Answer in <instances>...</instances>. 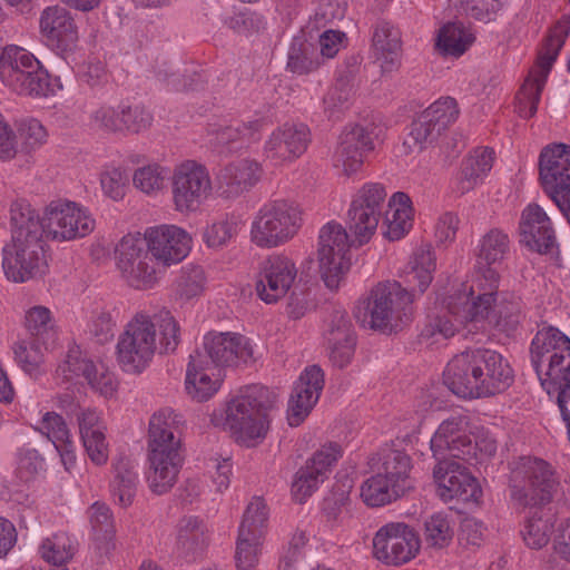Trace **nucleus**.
I'll list each match as a JSON object with an SVG mask.
<instances>
[{
  "label": "nucleus",
  "mask_w": 570,
  "mask_h": 570,
  "mask_svg": "<svg viewBox=\"0 0 570 570\" xmlns=\"http://www.w3.org/2000/svg\"><path fill=\"white\" fill-rule=\"evenodd\" d=\"M47 130L37 119H27L18 127V138L27 153L40 147L47 140Z\"/></svg>",
  "instance_id": "nucleus-60"
},
{
  "label": "nucleus",
  "mask_w": 570,
  "mask_h": 570,
  "mask_svg": "<svg viewBox=\"0 0 570 570\" xmlns=\"http://www.w3.org/2000/svg\"><path fill=\"white\" fill-rule=\"evenodd\" d=\"M323 60L318 48L303 39L294 38L287 55V70L296 75H308L320 68Z\"/></svg>",
  "instance_id": "nucleus-38"
},
{
  "label": "nucleus",
  "mask_w": 570,
  "mask_h": 570,
  "mask_svg": "<svg viewBox=\"0 0 570 570\" xmlns=\"http://www.w3.org/2000/svg\"><path fill=\"white\" fill-rule=\"evenodd\" d=\"M214 368L208 363H202L200 366L193 365V354L186 371V391L188 395L198 402L207 401L219 389V380H212L207 372Z\"/></svg>",
  "instance_id": "nucleus-40"
},
{
  "label": "nucleus",
  "mask_w": 570,
  "mask_h": 570,
  "mask_svg": "<svg viewBox=\"0 0 570 570\" xmlns=\"http://www.w3.org/2000/svg\"><path fill=\"white\" fill-rule=\"evenodd\" d=\"M539 174L550 197L570 189V146L554 144L544 147L539 158Z\"/></svg>",
  "instance_id": "nucleus-25"
},
{
  "label": "nucleus",
  "mask_w": 570,
  "mask_h": 570,
  "mask_svg": "<svg viewBox=\"0 0 570 570\" xmlns=\"http://www.w3.org/2000/svg\"><path fill=\"white\" fill-rule=\"evenodd\" d=\"M519 230L520 243L533 252L548 254L557 246L551 219L538 204H530L523 209Z\"/></svg>",
  "instance_id": "nucleus-27"
},
{
  "label": "nucleus",
  "mask_w": 570,
  "mask_h": 570,
  "mask_svg": "<svg viewBox=\"0 0 570 570\" xmlns=\"http://www.w3.org/2000/svg\"><path fill=\"white\" fill-rule=\"evenodd\" d=\"M167 169L159 165H148L138 168L134 174V185L146 194L163 188Z\"/></svg>",
  "instance_id": "nucleus-57"
},
{
  "label": "nucleus",
  "mask_w": 570,
  "mask_h": 570,
  "mask_svg": "<svg viewBox=\"0 0 570 570\" xmlns=\"http://www.w3.org/2000/svg\"><path fill=\"white\" fill-rule=\"evenodd\" d=\"M41 35L58 50H72L78 41V31L70 12L60 6L46 8L40 17Z\"/></svg>",
  "instance_id": "nucleus-29"
},
{
  "label": "nucleus",
  "mask_w": 570,
  "mask_h": 570,
  "mask_svg": "<svg viewBox=\"0 0 570 570\" xmlns=\"http://www.w3.org/2000/svg\"><path fill=\"white\" fill-rule=\"evenodd\" d=\"M181 416L173 409L156 412L149 421L147 482L153 493H167L176 483L183 464L179 426Z\"/></svg>",
  "instance_id": "nucleus-4"
},
{
  "label": "nucleus",
  "mask_w": 570,
  "mask_h": 570,
  "mask_svg": "<svg viewBox=\"0 0 570 570\" xmlns=\"http://www.w3.org/2000/svg\"><path fill=\"white\" fill-rule=\"evenodd\" d=\"M89 519L97 538L108 540L114 534V522L109 507L96 502L89 509Z\"/></svg>",
  "instance_id": "nucleus-64"
},
{
  "label": "nucleus",
  "mask_w": 570,
  "mask_h": 570,
  "mask_svg": "<svg viewBox=\"0 0 570 570\" xmlns=\"http://www.w3.org/2000/svg\"><path fill=\"white\" fill-rule=\"evenodd\" d=\"M509 250V237L500 229H491L480 240L478 257L488 267L503 259Z\"/></svg>",
  "instance_id": "nucleus-49"
},
{
  "label": "nucleus",
  "mask_w": 570,
  "mask_h": 570,
  "mask_svg": "<svg viewBox=\"0 0 570 570\" xmlns=\"http://www.w3.org/2000/svg\"><path fill=\"white\" fill-rule=\"evenodd\" d=\"M302 224L298 204L288 199L271 200L258 210L253 222L252 237L259 247H277L292 239Z\"/></svg>",
  "instance_id": "nucleus-9"
},
{
  "label": "nucleus",
  "mask_w": 570,
  "mask_h": 570,
  "mask_svg": "<svg viewBox=\"0 0 570 570\" xmlns=\"http://www.w3.org/2000/svg\"><path fill=\"white\" fill-rule=\"evenodd\" d=\"M452 537L453 530L445 515L436 513L425 521V539L430 546L443 548L450 543Z\"/></svg>",
  "instance_id": "nucleus-56"
},
{
  "label": "nucleus",
  "mask_w": 570,
  "mask_h": 570,
  "mask_svg": "<svg viewBox=\"0 0 570 570\" xmlns=\"http://www.w3.org/2000/svg\"><path fill=\"white\" fill-rule=\"evenodd\" d=\"M268 522V509L262 498H254L247 505L239 532L262 539L265 534Z\"/></svg>",
  "instance_id": "nucleus-46"
},
{
  "label": "nucleus",
  "mask_w": 570,
  "mask_h": 570,
  "mask_svg": "<svg viewBox=\"0 0 570 570\" xmlns=\"http://www.w3.org/2000/svg\"><path fill=\"white\" fill-rule=\"evenodd\" d=\"M374 57L381 62L382 72H392L400 66L401 35L387 21L376 22L372 37Z\"/></svg>",
  "instance_id": "nucleus-34"
},
{
  "label": "nucleus",
  "mask_w": 570,
  "mask_h": 570,
  "mask_svg": "<svg viewBox=\"0 0 570 570\" xmlns=\"http://www.w3.org/2000/svg\"><path fill=\"white\" fill-rule=\"evenodd\" d=\"M324 341L356 336L351 317L345 311L335 309L328 317L323 332Z\"/></svg>",
  "instance_id": "nucleus-62"
},
{
  "label": "nucleus",
  "mask_w": 570,
  "mask_h": 570,
  "mask_svg": "<svg viewBox=\"0 0 570 570\" xmlns=\"http://www.w3.org/2000/svg\"><path fill=\"white\" fill-rule=\"evenodd\" d=\"M26 327L31 338L40 340L45 345H55L57 332L53 328L50 311L43 306H35L26 315Z\"/></svg>",
  "instance_id": "nucleus-45"
},
{
  "label": "nucleus",
  "mask_w": 570,
  "mask_h": 570,
  "mask_svg": "<svg viewBox=\"0 0 570 570\" xmlns=\"http://www.w3.org/2000/svg\"><path fill=\"white\" fill-rule=\"evenodd\" d=\"M261 165L250 159H239L223 167L215 178L218 195L233 199L248 191L261 179Z\"/></svg>",
  "instance_id": "nucleus-28"
},
{
  "label": "nucleus",
  "mask_w": 570,
  "mask_h": 570,
  "mask_svg": "<svg viewBox=\"0 0 570 570\" xmlns=\"http://www.w3.org/2000/svg\"><path fill=\"white\" fill-rule=\"evenodd\" d=\"M570 346V338L559 328L543 324L534 335L531 347V363L537 374L542 372L546 362L553 353H559L563 347Z\"/></svg>",
  "instance_id": "nucleus-35"
},
{
  "label": "nucleus",
  "mask_w": 570,
  "mask_h": 570,
  "mask_svg": "<svg viewBox=\"0 0 570 570\" xmlns=\"http://www.w3.org/2000/svg\"><path fill=\"white\" fill-rule=\"evenodd\" d=\"M570 31L569 19L559 20L549 31L542 49L538 55L539 70L533 78H528L517 95V108L520 117L531 118L537 114L541 92L547 77L556 61L559 51L566 42Z\"/></svg>",
  "instance_id": "nucleus-10"
},
{
  "label": "nucleus",
  "mask_w": 570,
  "mask_h": 570,
  "mask_svg": "<svg viewBox=\"0 0 570 570\" xmlns=\"http://www.w3.org/2000/svg\"><path fill=\"white\" fill-rule=\"evenodd\" d=\"M0 79L19 95L46 97L50 91L48 71L31 52L14 45L0 53Z\"/></svg>",
  "instance_id": "nucleus-8"
},
{
  "label": "nucleus",
  "mask_w": 570,
  "mask_h": 570,
  "mask_svg": "<svg viewBox=\"0 0 570 570\" xmlns=\"http://www.w3.org/2000/svg\"><path fill=\"white\" fill-rule=\"evenodd\" d=\"M468 419L462 415L444 420L430 441V448L436 463L474 459L473 440L468 430Z\"/></svg>",
  "instance_id": "nucleus-16"
},
{
  "label": "nucleus",
  "mask_w": 570,
  "mask_h": 570,
  "mask_svg": "<svg viewBox=\"0 0 570 570\" xmlns=\"http://www.w3.org/2000/svg\"><path fill=\"white\" fill-rule=\"evenodd\" d=\"M40 553L47 562L62 566L72 558L75 546L67 533L60 532L42 542Z\"/></svg>",
  "instance_id": "nucleus-48"
},
{
  "label": "nucleus",
  "mask_w": 570,
  "mask_h": 570,
  "mask_svg": "<svg viewBox=\"0 0 570 570\" xmlns=\"http://www.w3.org/2000/svg\"><path fill=\"white\" fill-rule=\"evenodd\" d=\"M89 126L107 134L120 132V110L111 106H100L91 111Z\"/></svg>",
  "instance_id": "nucleus-61"
},
{
  "label": "nucleus",
  "mask_w": 570,
  "mask_h": 570,
  "mask_svg": "<svg viewBox=\"0 0 570 570\" xmlns=\"http://www.w3.org/2000/svg\"><path fill=\"white\" fill-rule=\"evenodd\" d=\"M153 116L141 106H126L120 109V132L139 134L150 127Z\"/></svg>",
  "instance_id": "nucleus-55"
},
{
  "label": "nucleus",
  "mask_w": 570,
  "mask_h": 570,
  "mask_svg": "<svg viewBox=\"0 0 570 570\" xmlns=\"http://www.w3.org/2000/svg\"><path fill=\"white\" fill-rule=\"evenodd\" d=\"M523 318L522 304L519 297L503 293L500 301L493 305L487 321L499 332L513 334Z\"/></svg>",
  "instance_id": "nucleus-36"
},
{
  "label": "nucleus",
  "mask_w": 570,
  "mask_h": 570,
  "mask_svg": "<svg viewBox=\"0 0 570 570\" xmlns=\"http://www.w3.org/2000/svg\"><path fill=\"white\" fill-rule=\"evenodd\" d=\"M325 345L331 363L337 368H344L354 357L356 336L342 340L328 338Z\"/></svg>",
  "instance_id": "nucleus-58"
},
{
  "label": "nucleus",
  "mask_w": 570,
  "mask_h": 570,
  "mask_svg": "<svg viewBox=\"0 0 570 570\" xmlns=\"http://www.w3.org/2000/svg\"><path fill=\"white\" fill-rule=\"evenodd\" d=\"M499 273L487 267L469 288L464 286L463 292L449 297L450 312L456 316L458 322L472 325L470 332L483 330L493 305L504 293L499 289Z\"/></svg>",
  "instance_id": "nucleus-7"
},
{
  "label": "nucleus",
  "mask_w": 570,
  "mask_h": 570,
  "mask_svg": "<svg viewBox=\"0 0 570 570\" xmlns=\"http://www.w3.org/2000/svg\"><path fill=\"white\" fill-rule=\"evenodd\" d=\"M157 330L159 352L167 354L176 351L179 325L169 311H160L153 317L137 313L117 343V361L125 372L138 374L149 365L157 350Z\"/></svg>",
  "instance_id": "nucleus-3"
},
{
  "label": "nucleus",
  "mask_w": 570,
  "mask_h": 570,
  "mask_svg": "<svg viewBox=\"0 0 570 570\" xmlns=\"http://www.w3.org/2000/svg\"><path fill=\"white\" fill-rule=\"evenodd\" d=\"M296 277L297 268L289 257L271 255L259 266L257 296L266 304H274L289 292Z\"/></svg>",
  "instance_id": "nucleus-19"
},
{
  "label": "nucleus",
  "mask_w": 570,
  "mask_h": 570,
  "mask_svg": "<svg viewBox=\"0 0 570 570\" xmlns=\"http://www.w3.org/2000/svg\"><path fill=\"white\" fill-rule=\"evenodd\" d=\"M53 345H45L40 340L31 338L29 342H22L14 347V355L22 370L31 376L40 373V365L43 362V352Z\"/></svg>",
  "instance_id": "nucleus-47"
},
{
  "label": "nucleus",
  "mask_w": 570,
  "mask_h": 570,
  "mask_svg": "<svg viewBox=\"0 0 570 570\" xmlns=\"http://www.w3.org/2000/svg\"><path fill=\"white\" fill-rule=\"evenodd\" d=\"M448 311L441 315H435L430 318L429 323L423 330L424 336H433L440 334L444 338L454 336L460 331V326L466 330V333H478L479 331L470 332L469 328L473 326L468 323H460L456 321V316L450 312L449 302L446 303Z\"/></svg>",
  "instance_id": "nucleus-52"
},
{
  "label": "nucleus",
  "mask_w": 570,
  "mask_h": 570,
  "mask_svg": "<svg viewBox=\"0 0 570 570\" xmlns=\"http://www.w3.org/2000/svg\"><path fill=\"white\" fill-rule=\"evenodd\" d=\"M438 484V494L449 502L458 499L462 502L476 501L482 491L478 480L458 461H441L433 469Z\"/></svg>",
  "instance_id": "nucleus-20"
},
{
  "label": "nucleus",
  "mask_w": 570,
  "mask_h": 570,
  "mask_svg": "<svg viewBox=\"0 0 570 570\" xmlns=\"http://www.w3.org/2000/svg\"><path fill=\"white\" fill-rule=\"evenodd\" d=\"M342 455V449L337 443H328L317 450L295 474L292 484L294 499L303 503L323 482Z\"/></svg>",
  "instance_id": "nucleus-21"
},
{
  "label": "nucleus",
  "mask_w": 570,
  "mask_h": 570,
  "mask_svg": "<svg viewBox=\"0 0 570 570\" xmlns=\"http://www.w3.org/2000/svg\"><path fill=\"white\" fill-rule=\"evenodd\" d=\"M493 150L491 148L476 149L473 155L466 157L461 164L458 175V190L465 194L472 190L492 168Z\"/></svg>",
  "instance_id": "nucleus-37"
},
{
  "label": "nucleus",
  "mask_w": 570,
  "mask_h": 570,
  "mask_svg": "<svg viewBox=\"0 0 570 570\" xmlns=\"http://www.w3.org/2000/svg\"><path fill=\"white\" fill-rule=\"evenodd\" d=\"M96 364L82 355L78 347L70 348L66 360L57 368V374L61 375L65 380L71 381L76 377H83L87 380L91 377V372Z\"/></svg>",
  "instance_id": "nucleus-51"
},
{
  "label": "nucleus",
  "mask_w": 570,
  "mask_h": 570,
  "mask_svg": "<svg viewBox=\"0 0 570 570\" xmlns=\"http://www.w3.org/2000/svg\"><path fill=\"white\" fill-rule=\"evenodd\" d=\"M276 402V394L263 385L247 386L226 407L224 429L236 442L254 446L262 442L268 430V411Z\"/></svg>",
  "instance_id": "nucleus-5"
},
{
  "label": "nucleus",
  "mask_w": 570,
  "mask_h": 570,
  "mask_svg": "<svg viewBox=\"0 0 570 570\" xmlns=\"http://www.w3.org/2000/svg\"><path fill=\"white\" fill-rule=\"evenodd\" d=\"M443 382L455 395L463 399L483 397L480 381L474 368L472 351L455 355L443 372Z\"/></svg>",
  "instance_id": "nucleus-30"
},
{
  "label": "nucleus",
  "mask_w": 570,
  "mask_h": 570,
  "mask_svg": "<svg viewBox=\"0 0 570 570\" xmlns=\"http://www.w3.org/2000/svg\"><path fill=\"white\" fill-rule=\"evenodd\" d=\"M146 249L165 266L183 261L190 249V238L177 226H160L146 230Z\"/></svg>",
  "instance_id": "nucleus-22"
},
{
  "label": "nucleus",
  "mask_w": 570,
  "mask_h": 570,
  "mask_svg": "<svg viewBox=\"0 0 570 570\" xmlns=\"http://www.w3.org/2000/svg\"><path fill=\"white\" fill-rule=\"evenodd\" d=\"M420 549V540L404 523L382 527L373 539L374 557L389 566H401L412 560Z\"/></svg>",
  "instance_id": "nucleus-17"
},
{
  "label": "nucleus",
  "mask_w": 570,
  "mask_h": 570,
  "mask_svg": "<svg viewBox=\"0 0 570 570\" xmlns=\"http://www.w3.org/2000/svg\"><path fill=\"white\" fill-rule=\"evenodd\" d=\"M560 484L556 469L546 460L521 456L511 463L509 497L515 508H541L549 504Z\"/></svg>",
  "instance_id": "nucleus-6"
},
{
  "label": "nucleus",
  "mask_w": 570,
  "mask_h": 570,
  "mask_svg": "<svg viewBox=\"0 0 570 570\" xmlns=\"http://www.w3.org/2000/svg\"><path fill=\"white\" fill-rule=\"evenodd\" d=\"M324 387V373L317 365H311L299 375L288 401V423L298 426L320 399Z\"/></svg>",
  "instance_id": "nucleus-26"
},
{
  "label": "nucleus",
  "mask_w": 570,
  "mask_h": 570,
  "mask_svg": "<svg viewBox=\"0 0 570 570\" xmlns=\"http://www.w3.org/2000/svg\"><path fill=\"white\" fill-rule=\"evenodd\" d=\"M309 141V129L306 125L285 124L272 132L266 141L265 151L268 158L289 160L299 157Z\"/></svg>",
  "instance_id": "nucleus-31"
},
{
  "label": "nucleus",
  "mask_w": 570,
  "mask_h": 570,
  "mask_svg": "<svg viewBox=\"0 0 570 570\" xmlns=\"http://www.w3.org/2000/svg\"><path fill=\"white\" fill-rule=\"evenodd\" d=\"M404 494L405 492L396 489L389 479H385L376 471L375 474L366 479L361 487V498L368 507L389 504Z\"/></svg>",
  "instance_id": "nucleus-43"
},
{
  "label": "nucleus",
  "mask_w": 570,
  "mask_h": 570,
  "mask_svg": "<svg viewBox=\"0 0 570 570\" xmlns=\"http://www.w3.org/2000/svg\"><path fill=\"white\" fill-rule=\"evenodd\" d=\"M259 538L246 535L238 531L236 546V566L239 570H250L257 562V547L261 543Z\"/></svg>",
  "instance_id": "nucleus-63"
},
{
  "label": "nucleus",
  "mask_w": 570,
  "mask_h": 570,
  "mask_svg": "<svg viewBox=\"0 0 570 570\" xmlns=\"http://www.w3.org/2000/svg\"><path fill=\"white\" fill-rule=\"evenodd\" d=\"M385 198L386 191L383 185L379 183H368L357 191L352 203L361 206L365 210H372L376 216L382 217Z\"/></svg>",
  "instance_id": "nucleus-54"
},
{
  "label": "nucleus",
  "mask_w": 570,
  "mask_h": 570,
  "mask_svg": "<svg viewBox=\"0 0 570 570\" xmlns=\"http://www.w3.org/2000/svg\"><path fill=\"white\" fill-rule=\"evenodd\" d=\"M373 461L375 471L389 479L396 489L405 493L413 489L410 478L411 458L403 450L386 445L380 450L377 459H373Z\"/></svg>",
  "instance_id": "nucleus-33"
},
{
  "label": "nucleus",
  "mask_w": 570,
  "mask_h": 570,
  "mask_svg": "<svg viewBox=\"0 0 570 570\" xmlns=\"http://www.w3.org/2000/svg\"><path fill=\"white\" fill-rule=\"evenodd\" d=\"M374 128L360 125L347 126L342 131L334 154V165L345 175L356 173L363 165L365 154L374 149Z\"/></svg>",
  "instance_id": "nucleus-23"
},
{
  "label": "nucleus",
  "mask_w": 570,
  "mask_h": 570,
  "mask_svg": "<svg viewBox=\"0 0 570 570\" xmlns=\"http://www.w3.org/2000/svg\"><path fill=\"white\" fill-rule=\"evenodd\" d=\"M205 274L200 266L185 267L176 281V294L190 299L203 292Z\"/></svg>",
  "instance_id": "nucleus-53"
},
{
  "label": "nucleus",
  "mask_w": 570,
  "mask_h": 570,
  "mask_svg": "<svg viewBox=\"0 0 570 570\" xmlns=\"http://www.w3.org/2000/svg\"><path fill=\"white\" fill-rule=\"evenodd\" d=\"M552 523L544 518L541 510H535L527 520L522 535L525 544L532 549H541L550 540Z\"/></svg>",
  "instance_id": "nucleus-50"
},
{
  "label": "nucleus",
  "mask_w": 570,
  "mask_h": 570,
  "mask_svg": "<svg viewBox=\"0 0 570 570\" xmlns=\"http://www.w3.org/2000/svg\"><path fill=\"white\" fill-rule=\"evenodd\" d=\"M115 476L111 482V492L118 499L120 505L128 507L132 503L138 484V473L129 459H120L114 465Z\"/></svg>",
  "instance_id": "nucleus-41"
},
{
  "label": "nucleus",
  "mask_w": 570,
  "mask_h": 570,
  "mask_svg": "<svg viewBox=\"0 0 570 570\" xmlns=\"http://www.w3.org/2000/svg\"><path fill=\"white\" fill-rule=\"evenodd\" d=\"M350 239L346 229L336 222L325 224L318 235L317 258L322 279L330 289H336L351 267Z\"/></svg>",
  "instance_id": "nucleus-11"
},
{
  "label": "nucleus",
  "mask_w": 570,
  "mask_h": 570,
  "mask_svg": "<svg viewBox=\"0 0 570 570\" xmlns=\"http://www.w3.org/2000/svg\"><path fill=\"white\" fill-rule=\"evenodd\" d=\"M435 271V256L430 246L417 248L404 274L407 287L397 282L377 284L356 307L355 316L364 325L383 334L401 331L412 316L414 292L423 294L430 286Z\"/></svg>",
  "instance_id": "nucleus-1"
},
{
  "label": "nucleus",
  "mask_w": 570,
  "mask_h": 570,
  "mask_svg": "<svg viewBox=\"0 0 570 570\" xmlns=\"http://www.w3.org/2000/svg\"><path fill=\"white\" fill-rule=\"evenodd\" d=\"M11 240L2 248V268L14 283L32 279L47 268L43 229L40 216L23 198L10 206Z\"/></svg>",
  "instance_id": "nucleus-2"
},
{
  "label": "nucleus",
  "mask_w": 570,
  "mask_h": 570,
  "mask_svg": "<svg viewBox=\"0 0 570 570\" xmlns=\"http://www.w3.org/2000/svg\"><path fill=\"white\" fill-rule=\"evenodd\" d=\"M40 431L52 442L65 465L75 461L73 444L62 416L47 412L42 417Z\"/></svg>",
  "instance_id": "nucleus-39"
},
{
  "label": "nucleus",
  "mask_w": 570,
  "mask_h": 570,
  "mask_svg": "<svg viewBox=\"0 0 570 570\" xmlns=\"http://www.w3.org/2000/svg\"><path fill=\"white\" fill-rule=\"evenodd\" d=\"M140 234L124 236L116 247L117 265L122 277L136 289L151 288L156 282L155 258L146 249Z\"/></svg>",
  "instance_id": "nucleus-13"
},
{
  "label": "nucleus",
  "mask_w": 570,
  "mask_h": 570,
  "mask_svg": "<svg viewBox=\"0 0 570 570\" xmlns=\"http://www.w3.org/2000/svg\"><path fill=\"white\" fill-rule=\"evenodd\" d=\"M43 239L57 242L83 237L95 228V219L83 209L70 202H51L41 219Z\"/></svg>",
  "instance_id": "nucleus-15"
},
{
  "label": "nucleus",
  "mask_w": 570,
  "mask_h": 570,
  "mask_svg": "<svg viewBox=\"0 0 570 570\" xmlns=\"http://www.w3.org/2000/svg\"><path fill=\"white\" fill-rule=\"evenodd\" d=\"M258 130V122L243 124L237 127L227 126L217 132V141L220 145L232 146V148H242L245 142H249L254 134Z\"/></svg>",
  "instance_id": "nucleus-59"
},
{
  "label": "nucleus",
  "mask_w": 570,
  "mask_h": 570,
  "mask_svg": "<svg viewBox=\"0 0 570 570\" xmlns=\"http://www.w3.org/2000/svg\"><path fill=\"white\" fill-rule=\"evenodd\" d=\"M210 190V177L204 166L186 161L176 168L173 176V199L177 210H196Z\"/></svg>",
  "instance_id": "nucleus-18"
},
{
  "label": "nucleus",
  "mask_w": 570,
  "mask_h": 570,
  "mask_svg": "<svg viewBox=\"0 0 570 570\" xmlns=\"http://www.w3.org/2000/svg\"><path fill=\"white\" fill-rule=\"evenodd\" d=\"M483 397L505 391L513 382V371L503 356L493 350H472Z\"/></svg>",
  "instance_id": "nucleus-24"
},
{
  "label": "nucleus",
  "mask_w": 570,
  "mask_h": 570,
  "mask_svg": "<svg viewBox=\"0 0 570 570\" xmlns=\"http://www.w3.org/2000/svg\"><path fill=\"white\" fill-rule=\"evenodd\" d=\"M253 358L248 338L237 333H208L203 348L193 354V365L208 363L213 367H230L246 364Z\"/></svg>",
  "instance_id": "nucleus-14"
},
{
  "label": "nucleus",
  "mask_w": 570,
  "mask_h": 570,
  "mask_svg": "<svg viewBox=\"0 0 570 570\" xmlns=\"http://www.w3.org/2000/svg\"><path fill=\"white\" fill-rule=\"evenodd\" d=\"M347 217L348 228L355 235V239L360 246L371 239L381 218V216H376L374 212L365 210L353 203H351Z\"/></svg>",
  "instance_id": "nucleus-44"
},
{
  "label": "nucleus",
  "mask_w": 570,
  "mask_h": 570,
  "mask_svg": "<svg viewBox=\"0 0 570 570\" xmlns=\"http://www.w3.org/2000/svg\"><path fill=\"white\" fill-rule=\"evenodd\" d=\"M458 116L455 99L445 97L436 100L412 121L404 140L405 148L409 153H420L433 145Z\"/></svg>",
  "instance_id": "nucleus-12"
},
{
  "label": "nucleus",
  "mask_w": 570,
  "mask_h": 570,
  "mask_svg": "<svg viewBox=\"0 0 570 570\" xmlns=\"http://www.w3.org/2000/svg\"><path fill=\"white\" fill-rule=\"evenodd\" d=\"M473 40V36L461 23L449 22L440 29L435 46L442 56L458 58L468 50Z\"/></svg>",
  "instance_id": "nucleus-42"
},
{
  "label": "nucleus",
  "mask_w": 570,
  "mask_h": 570,
  "mask_svg": "<svg viewBox=\"0 0 570 570\" xmlns=\"http://www.w3.org/2000/svg\"><path fill=\"white\" fill-rule=\"evenodd\" d=\"M176 556L190 563L203 553L207 543V528L203 519L196 515H185L177 523Z\"/></svg>",
  "instance_id": "nucleus-32"
}]
</instances>
